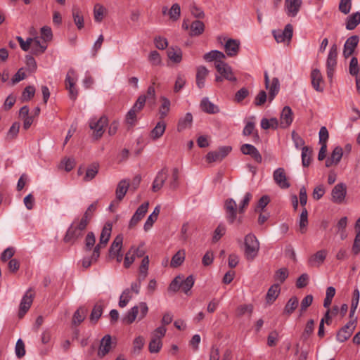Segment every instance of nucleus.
<instances>
[{"mask_svg": "<svg viewBox=\"0 0 360 360\" xmlns=\"http://www.w3.org/2000/svg\"><path fill=\"white\" fill-rule=\"evenodd\" d=\"M89 224L85 219L75 220L68 229L63 240L66 243H75L84 235V231Z\"/></svg>", "mask_w": 360, "mask_h": 360, "instance_id": "f257e3e1", "label": "nucleus"}, {"mask_svg": "<svg viewBox=\"0 0 360 360\" xmlns=\"http://www.w3.org/2000/svg\"><path fill=\"white\" fill-rule=\"evenodd\" d=\"M259 243L256 236L249 233L245 237V255L248 260H253L257 255Z\"/></svg>", "mask_w": 360, "mask_h": 360, "instance_id": "f03ea898", "label": "nucleus"}, {"mask_svg": "<svg viewBox=\"0 0 360 360\" xmlns=\"http://www.w3.org/2000/svg\"><path fill=\"white\" fill-rule=\"evenodd\" d=\"M108 123V119L105 115L101 116L99 119L94 117L90 120L89 127L94 131L93 136L96 139H99L102 137Z\"/></svg>", "mask_w": 360, "mask_h": 360, "instance_id": "7ed1b4c3", "label": "nucleus"}, {"mask_svg": "<svg viewBox=\"0 0 360 360\" xmlns=\"http://www.w3.org/2000/svg\"><path fill=\"white\" fill-rule=\"evenodd\" d=\"M338 47L333 44L329 51L326 60L327 77L331 82L337 66Z\"/></svg>", "mask_w": 360, "mask_h": 360, "instance_id": "20e7f679", "label": "nucleus"}, {"mask_svg": "<svg viewBox=\"0 0 360 360\" xmlns=\"http://www.w3.org/2000/svg\"><path fill=\"white\" fill-rule=\"evenodd\" d=\"M231 150L232 148L229 146L219 147L214 151L209 152L206 155V160L209 163L220 162L226 157Z\"/></svg>", "mask_w": 360, "mask_h": 360, "instance_id": "39448f33", "label": "nucleus"}, {"mask_svg": "<svg viewBox=\"0 0 360 360\" xmlns=\"http://www.w3.org/2000/svg\"><path fill=\"white\" fill-rule=\"evenodd\" d=\"M224 209L226 219L229 224H233L237 219V204L233 198L224 201Z\"/></svg>", "mask_w": 360, "mask_h": 360, "instance_id": "423d86ee", "label": "nucleus"}, {"mask_svg": "<svg viewBox=\"0 0 360 360\" xmlns=\"http://www.w3.org/2000/svg\"><path fill=\"white\" fill-rule=\"evenodd\" d=\"M356 318L349 321L337 333V340L340 342H344L347 340L356 328Z\"/></svg>", "mask_w": 360, "mask_h": 360, "instance_id": "0eeeda50", "label": "nucleus"}, {"mask_svg": "<svg viewBox=\"0 0 360 360\" xmlns=\"http://www.w3.org/2000/svg\"><path fill=\"white\" fill-rule=\"evenodd\" d=\"M347 187L343 183L336 184L331 191V200L336 204H342L346 197Z\"/></svg>", "mask_w": 360, "mask_h": 360, "instance_id": "6e6552de", "label": "nucleus"}, {"mask_svg": "<svg viewBox=\"0 0 360 360\" xmlns=\"http://www.w3.org/2000/svg\"><path fill=\"white\" fill-rule=\"evenodd\" d=\"M217 71L226 80L230 82H236L237 78L234 75L231 68L224 61L214 63Z\"/></svg>", "mask_w": 360, "mask_h": 360, "instance_id": "1a4fd4ad", "label": "nucleus"}, {"mask_svg": "<svg viewBox=\"0 0 360 360\" xmlns=\"http://www.w3.org/2000/svg\"><path fill=\"white\" fill-rule=\"evenodd\" d=\"M33 302V295L31 290H28L22 297L19 306L18 317L22 319L30 309Z\"/></svg>", "mask_w": 360, "mask_h": 360, "instance_id": "9d476101", "label": "nucleus"}, {"mask_svg": "<svg viewBox=\"0 0 360 360\" xmlns=\"http://www.w3.org/2000/svg\"><path fill=\"white\" fill-rule=\"evenodd\" d=\"M273 178L275 183L282 189H287L290 184L287 179L285 169L282 167L277 168L273 173Z\"/></svg>", "mask_w": 360, "mask_h": 360, "instance_id": "9b49d317", "label": "nucleus"}, {"mask_svg": "<svg viewBox=\"0 0 360 360\" xmlns=\"http://www.w3.org/2000/svg\"><path fill=\"white\" fill-rule=\"evenodd\" d=\"M240 151L244 155H250L257 163H262V155L253 145L244 143L240 146Z\"/></svg>", "mask_w": 360, "mask_h": 360, "instance_id": "f8f14e48", "label": "nucleus"}, {"mask_svg": "<svg viewBox=\"0 0 360 360\" xmlns=\"http://www.w3.org/2000/svg\"><path fill=\"white\" fill-rule=\"evenodd\" d=\"M293 32L292 26L290 24L285 25L283 31H274L273 34L278 43L283 42L285 40L290 41L292 39Z\"/></svg>", "mask_w": 360, "mask_h": 360, "instance_id": "ddd939ff", "label": "nucleus"}, {"mask_svg": "<svg viewBox=\"0 0 360 360\" xmlns=\"http://www.w3.org/2000/svg\"><path fill=\"white\" fill-rule=\"evenodd\" d=\"M149 203L148 202H146L141 204L136 210L134 215L132 216L131 220L129 221V227L130 229L135 226L139 221L142 219V218L145 216L146 213L148 211Z\"/></svg>", "mask_w": 360, "mask_h": 360, "instance_id": "4468645a", "label": "nucleus"}, {"mask_svg": "<svg viewBox=\"0 0 360 360\" xmlns=\"http://www.w3.org/2000/svg\"><path fill=\"white\" fill-rule=\"evenodd\" d=\"M349 74L356 77V91L360 94V65L358 63V60L356 57H352L349 66Z\"/></svg>", "mask_w": 360, "mask_h": 360, "instance_id": "2eb2a0df", "label": "nucleus"}, {"mask_svg": "<svg viewBox=\"0 0 360 360\" xmlns=\"http://www.w3.org/2000/svg\"><path fill=\"white\" fill-rule=\"evenodd\" d=\"M74 75L75 71L73 70H70L67 73L65 78L66 88L68 89L70 98L73 101L77 98L78 94V91L75 87V82L73 78Z\"/></svg>", "mask_w": 360, "mask_h": 360, "instance_id": "dca6fc26", "label": "nucleus"}, {"mask_svg": "<svg viewBox=\"0 0 360 360\" xmlns=\"http://www.w3.org/2000/svg\"><path fill=\"white\" fill-rule=\"evenodd\" d=\"M168 176V171L166 167L162 168L159 171L153 182L152 190L153 192H157L160 190Z\"/></svg>", "mask_w": 360, "mask_h": 360, "instance_id": "f3484780", "label": "nucleus"}, {"mask_svg": "<svg viewBox=\"0 0 360 360\" xmlns=\"http://www.w3.org/2000/svg\"><path fill=\"white\" fill-rule=\"evenodd\" d=\"M359 41V38L357 35L351 36L346 40L343 49V56L345 58L349 57L354 53Z\"/></svg>", "mask_w": 360, "mask_h": 360, "instance_id": "a211bd4d", "label": "nucleus"}, {"mask_svg": "<svg viewBox=\"0 0 360 360\" xmlns=\"http://www.w3.org/2000/svg\"><path fill=\"white\" fill-rule=\"evenodd\" d=\"M293 112L289 106H285L280 117V125L282 128H288L292 122Z\"/></svg>", "mask_w": 360, "mask_h": 360, "instance_id": "6ab92c4d", "label": "nucleus"}, {"mask_svg": "<svg viewBox=\"0 0 360 360\" xmlns=\"http://www.w3.org/2000/svg\"><path fill=\"white\" fill-rule=\"evenodd\" d=\"M327 252L325 250H321L312 255L308 259V265L309 266H321L326 259Z\"/></svg>", "mask_w": 360, "mask_h": 360, "instance_id": "aec40b11", "label": "nucleus"}, {"mask_svg": "<svg viewBox=\"0 0 360 360\" xmlns=\"http://www.w3.org/2000/svg\"><path fill=\"white\" fill-rule=\"evenodd\" d=\"M301 5V0H285V6L287 15L295 17L299 12Z\"/></svg>", "mask_w": 360, "mask_h": 360, "instance_id": "412c9836", "label": "nucleus"}, {"mask_svg": "<svg viewBox=\"0 0 360 360\" xmlns=\"http://www.w3.org/2000/svg\"><path fill=\"white\" fill-rule=\"evenodd\" d=\"M112 338L110 335H105L101 340L98 355L101 357L105 356L111 349Z\"/></svg>", "mask_w": 360, "mask_h": 360, "instance_id": "4be33fe9", "label": "nucleus"}, {"mask_svg": "<svg viewBox=\"0 0 360 360\" xmlns=\"http://www.w3.org/2000/svg\"><path fill=\"white\" fill-rule=\"evenodd\" d=\"M343 155L342 148L340 146H337L333 150L330 157L326 161V166L327 167H331L333 165H338Z\"/></svg>", "mask_w": 360, "mask_h": 360, "instance_id": "5701e85b", "label": "nucleus"}, {"mask_svg": "<svg viewBox=\"0 0 360 360\" xmlns=\"http://www.w3.org/2000/svg\"><path fill=\"white\" fill-rule=\"evenodd\" d=\"M311 79L313 88L318 92H323V87L321 86L323 77L320 70L318 69L313 70L311 72Z\"/></svg>", "mask_w": 360, "mask_h": 360, "instance_id": "b1692460", "label": "nucleus"}, {"mask_svg": "<svg viewBox=\"0 0 360 360\" xmlns=\"http://www.w3.org/2000/svg\"><path fill=\"white\" fill-rule=\"evenodd\" d=\"M240 42L238 40L229 39L224 45L225 52L229 56H235L239 51Z\"/></svg>", "mask_w": 360, "mask_h": 360, "instance_id": "393cba45", "label": "nucleus"}, {"mask_svg": "<svg viewBox=\"0 0 360 360\" xmlns=\"http://www.w3.org/2000/svg\"><path fill=\"white\" fill-rule=\"evenodd\" d=\"M209 70L203 65L198 66L196 70V85L199 89L205 87V82Z\"/></svg>", "mask_w": 360, "mask_h": 360, "instance_id": "a878e982", "label": "nucleus"}, {"mask_svg": "<svg viewBox=\"0 0 360 360\" xmlns=\"http://www.w3.org/2000/svg\"><path fill=\"white\" fill-rule=\"evenodd\" d=\"M122 236L118 235L116 236L109 249V257L110 258H115V255L120 252H121V249L122 247Z\"/></svg>", "mask_w": 360, "mask_h": 360, "instance_id": "bb28decb", "label": "nucleus"}, {"mask_svg": "<svg viewBox=\"0 0 360 360\" xmlns=\"http://www.w3.org/2000/svg\"><path fill=\"white\" fill-rule=\"evenodd\" d=\"M200 108L202 111L208 114H216L219 112V108L212 103L208 98H203L200 102Z\"/></svg>", "mask_w": 360, "mask_h": 360, "instance_id": "cd10ccee", "label": "nucleus"}, {"mask_svg": "<svg viewBox=\"0 0 360 360\" xmlns=\"http://www.w3.org/2000/svg\"><path fill=\"white\" fill-rule=\"evenodd\" d=\"M360 23V12L357 11L349 15L346 19V29L354 30Z\"/></svg>", "mask_w": 360, "mask_h": 360, "instance_id": "c85d7f7f", "label": "nucleus"}, {"mask_svg": "<svg viewBox=\"0 0 360 360\" xmlns=\"http://www.w3.org/2000/svg\"><path fill=\"white\" fill-rule=\"evenodd\" d=\"M281 292L280 284L275 283L272 285L268 290L266 300V302L272 304L278 297Z\"/></svg>", "mask_w": 360, "mask_h": 360, "instance_id": "c756f323", "label": "nucleus"}, {"mask_svg": "<svg viewBox=\"0 0 360 360\" xmlns=\"http://www.w3.org/2000/svg\"><path fill=\"white\" fill-rule=\"evenodd\" d=\"M129 186V183L125 179L120 181L116 188V198L118 201H121L125 196Z\"/></svg>", "mask_w": 360, "mask_h": 360, "instance_id": "7c9ffc66", "label": "nucleus"}, {"mask_svg": "<svg viewBox=\"0 0 360 360\" xmlns=\"http://www.w3.org/2000/svg\"><path fill=\"white\" fill-rule=\"evenodd\" d=\"M47 49V45L45 41L41 42L38 37L34 38L33 44L32 45V53L35 56H39L44 53Z\"/></svg>", "mask_w": 360, "mask_h": 360, "instance_id": "2f4dec72", "label": "nucleus"}, {"mask_svg": "<svg viewBox=\"0 0 360 360\" xmlns=\"http://www.w3.org/2000/svg\"><path fill=\"white\" fill-rule=\"evenodd\" d=\"M167 56L174 63H179L182 60V51L179 47H169Z\"/></svg>", "mask_w": 360, "mask_h": 360, "instance_id": "473e14b6", "label": "nucleus"}, {"mask_svg": "<svg viewBox=\"0 0 360 360\" xmlns=\"http://www.w3.org/2000/svg\"><path fill=\"white\" fill-rule=\"evenodd\" d=\"M226 58L224 53L217 51L212 50L203 56V59L208 62L215 61L217 63L218 61H223L222 60Z\"/></svg>", "mask_w": 360, "mask_h": 360, "instance_id": "72a5a7b5", "label": "nucleus"}, {"mask_svg": "<svg viewBox=\"0 0 360 360\" xmlns=\"http://www.w3.org/2000/svg\"><path fill=\"white\" fill-rule=\"evenodd\" d=\"M193 122V115L191 112H187L184 117L179 119L177 130L179 131H182L186 129L191 127Z\"/></svg>", "mask_w": 360, "mask_h": 360, "instance_id": "f704fd0d", "label": "nucleus"}, {"mask_svg": "<svg viewBox=\"0 0 360 360\" xmlns=\"http://www.w3.org/2000/svg\"><path fill=\"white\" fill-rule=\"evenodd\" d=\"M166 129V124L163 121H160L157 123L156 126L150 131V137L153 140H157L160 138L165 133Z\"/></svg>", "mask_w": 360, "mask_h": 360, "instance_id": "c9c22d12", "label": "nucleus"}, {"mask_svg": "<svg viewBox=\"0 0 360 360\" xmlns=\"http://www.w3.org/2000/svg\"><path fill=\"white\" fill-rule=\"evenodd\" d=\"M160 101L162 103L159 108L160 119L163 120L170 110L171 103L170 101L165 96H161Z\"/></svg>", "mask_w": 360, "mask_h": 360, "instance_id": "e433bc0d", "label": "nucleus"}, {"mask_svg": "<svg viewBox=\"0 0 360 360\" xmlns=\"http://www.w3.org/2000/svg\"><path fill=\"white\" fill-rule=\"evenodd\" d=\"M186 251L185 250H179L172 258L170 266L173 268H176L181 266L185 260Z\"/></svg>", "mask_w": 360, "mask_h": 360, "instance_id": "4c0bfd02", "label": "nucleus"}, {"mask_svg": "<svg viewBox=\"0 0 360 360\" xmlns=\"http://www.w3.org/2000/svg\"><path fill=\"white\" fill-rule=\"evenodd\" d=\"M244 136L253 135L254 139L259 141V136L257 129H255V124L254 122H248L243 130Z\"/></svg>", "mask_w": 360, "mask_h": 360, "instance_id": "58836bf2", "label": "nucleus"}, {"mask_svg": "<svg viewBox=\"0 0 360 360\" xmlns=\"http://www.w3.org/2000/svg\"><path fill=\"white\" fill-rule=\"evenodd\" d=\"M298 303L299 302L297 297L293 296L290 297L284 307L283 314L288 316L292 314L297 308Z\"/></svg>", "mask_w": 360, "mask_h": 360, "instance_id": "ea45409f", "label": "nucleus"}, {"mask_svg": "<svg viewBox=\"0 0 360 360\" xmlns=\"http://www.w3.org/2000/svg\"><path fill=\"white\" fill-rule=\"evenodd\" d=\"M111 231H112L111 224H109V223L106 224L102 229V231H101V233L100 236L99 243H101L103 246L106 245V244L108 243V242L110 239Z\"/></svg>", "mask_w": 360, "mask_h": 360, "instance_id": "a19ab883", "label": "nucleus"}, {"mask_svg": "<svg viewBox=\"0 0 360 360\" xmlns=\"http://www.w3.org/2000/svg\"><path fill=\"white\" fill-rule=\"evenodd\" d=\"M302 164L303 167H308L311 161L312 149L309 146L302 148Z\"/></svg>", "mask_w": 360, "mask_h": 360, "instance_id": "79ce46f5", "label": "nucleus"}, {"mask_svg": "<svg viewBox=\"0 0 360 360\" xmlns=\"http://www.w3.org/2000/svg\"><path fill=\"white\" fill-rule=\"evenodd\" d=\"M20 123L18 122H15L13 123L9 130L8 131L6 136V141H12L15 139L18 136L20 130Z\"/></svg>", "mask_w": 360, "mask_h": 360, "instance_id": "37998d69", "label": "nucleus"}, {"mask_svg": "<svg viewBox=\"0 0 360 360\" xmlns=\"http://www.w3.org/2000/svg\"><path fill=\"white\" fill-rule=\"evenodd\" d=\"M74 22L79 30L84 27V18L79 8L74 6L72 10Z\"/></svg>", "mask_w": 360, "mask_h": 360, "instance_id": "c03bdc74", "label": "nucleus"}, {"mask_svg": "<svg viewBox=\"0 0 360 360\" xmlns=\"http://www.w3.org/2000/svg\"><path fill=\"white\" fill-rule=\"evenodd\" d=\"M139 314V307L134 306L131 308L123 318V321L127 324L132 323L136 319Z\"/></svg>", "mask_w": 360, "mask_h": 360, "instance_id": "a18cd8bd", "label": "nucleus"}, {"mask_svg": "<svg viewBox=\"0 0 360 360\" xmlns=\"http://www.w3.org/2000/svg\"><path fill=\"white\" fill-rule=\"evenodd\" d=\"M87 310L84 307H79L75 313L72 317V323L79 325L85 319Z\"/></svg>", "mask_w": 360, "mask_h": 360, "instance_id": "49530a36", "label": "nucleus"}, {"mask_svg": "<svg viewBox=\"0 0 360 360\" xmlns=\"http://www.w3.org/2000/svg\"><path fill=\"white\" fill-rule=\"evenodd\" d=\"M205 30V25L200 20H194L191 25V34L192 36H198L201 34Z\"/></svg>", "mask_w": 360, "mask_h": 360, "instance_id": "de8ad7c7", "label": "nucleus"}, {"mask_svg": "<svg viewBox=\"0 0 360 360\" xmlns=\"http://www.w3.org/2000/svg\"><path fill=\"white\" fill-rule=\"evenodd\" d=\"M179 169L175 167L172 169V177L168 182V186L169 189L174 191L176 190L179 185Z\"/></svg>", "mask_w": 360, "mask_h": 360, "instance_id": "09e8293b", "label": "nucleus"}, {"mask_svg": "<svg viewBox=\"0 0 360 360\" xmlns=\"http://www.w3.org/2000/svg\"><path fill=\"white\" fill-rule=\"evenodd\" d=\"M278 121L275 117L271 118L269 120L266 119V118H263L261 120V127L263 129L266 130L270 128L276 129L278 128Z\"/></svg>", "mask_w": 360, "mask_h": 360, "instance_id": "8fccbe9b", "label": "nucleus"}, {"mask_svg": "<svg viewBox=\"0 0 360 360\" xmlns=\"http://www.w3.org/2000/svg\"><path fill=\"white\" fill-rule=\"evenodd\" d=\"M268 89H269V100L272 101L276 96V95L278 93L280 89L278 79L276 77L273 78L271 84L270 86L269 85Z\"/></svg>", "mask_w": 360, "mask_h": 360, "instance_id": "3c124183", "label": "nucleus"}, {"mask_svg": "<svg viewBox=\"0 0 360 360\" xmlns=\"http://www.w3.org/2000/svg\"><path fill=\"white\" fill-rule=\"evenodd\" d=\"M194 278L192 275L188 276L186 279L183 280V277H181V285L182 290L188 295V292L191 290L192 287L194 285Z\"/></svg>", "mask_w": 360, "mask_h": 360, "instance_id": "603ef678", "label": "nucleus"}, {"mask_svg": "<svg viewBox=\"0 0 360 360\" xmlns=\"http://www.w3.org/2000/svg\"><path fill=\"white\" fill-rule=\"evenodd\" d=\"M360 297V292L358 288H355L353 292V297L352 300L351 308L349 316L352 317L355 313L356 309H357L359 302Z\"/></svg>", "mask_w": 360, "mask_h": 360, "instance_id": "864d4df0", "label": "nucleus"}, {"mask_svg": "<svg viewBox=\"0 0 360 360\" xmlns=\"http://www.w3.org/2000/svg\"><path fill=\"white\" fill-rule=\"evenodd\" d=\"M308 225V212L306 208H304L302 210V212L300 217V222H299V226H300V231L302 233H305L306 228Z\"/></svg>", "mask_w": 360, "mask_h": 360, "instance_id": "5fc2aeb1", "label": "nucleus"}, {"mask_svg": "<svg viewBox=\"0 0 360 360\" xmlns=\"http://www.w3.org/2000/svg\"><path fill=\"white\" fill-rule=\"evenodd\" d=\"M270 202V198L269 195H264L260 198L255 208V212H262L264 208Z\"/></svg>", "mask_w": 360, "mask_h": 360, "instance_id": "6e6d98bb", "label": "nucleus"}, {"mask_svg": "<svg viewBox=\"0 0 360 360\" xmlns=\"http://www.w3.org/2000/svg\"><path fill=\"white\" fill-rule=\"evenodd\" d=\"M103 314V307L101 304H96L91 313L90 320L96 323Z\"/></svg>", "mask_w": 360, "mask_h": 360, "instance_id": "4d7b16f0", "label": "nucleus"}, {"mask_svg": "<svg viewBox=\"0 0 360 360\" xmlns=\"http://www.w3.org/2000/svg\"><path fill=\"white\" fill-rule=\"evenodd\" d=\"M162 340L152 337L148 349L150 353H158L162 348Z\"/></svg>", "mask_w": 360, "mask_h": 360, "instance_id": "13d9d810", "label": "nucleus"}, {"mask_svg": "<svg viewBox=\"0 0 360 360\" xmlns=\"http://www.w3.org/2000/svg\"><path fill=\"white\" fill-rule=\"evenodd\" d=\"M226 231V226L223 224H220L216 228L214 231L212 241L213 243H216L221 239V238L225 234Z\"/></svg>", "mask_w": 360, "mask_h": 360, "instance_id": "bf43d9fd", "label": "nucleus"}, {"mask_svg": "<svg viewBox=\"0 0 360 360\" xmlns=\"http://www.w3.org/2000/svg\"><path fill=\"white\" fill-rule=\"evenodd\" d=\"M97 205H98L97 201L91 204L88 207L87 210L84 212V214L81 219H85L86 222L89 224L92 216H93L94 212L96 211V210L97 208Z\"/></svg>", "mask_w": 360, "mask_h": 360, "instance_id": "052dcab7", "label": "nucleus"}, {"mask_svg": "<svg viewBox=\"0 0 360 360\" xmlns=\"http://www.w3.org/2000/svg\"><path fill=\"white\" fill-rule=\"evenodd\" d=\"M168 14L169 15V18L174 20H177L181 15V8L180 6L178 4H174L170 10L168 11Z\"/></svg>", "mask_w": 360, "mask_h": 360, "instance_id": "680f3d73", "label": "nucleus"}, {"mask_svg": "<svg viewBox=\"0 0 360 360\" xmlns=\"http://www.w3.org/2000/svg\"><path fill=\"white\" fill-rule=\"evenodd\" d=\"M96 243L95 235L93 232H89L85 238V251H90Z\"/></svg>", "mask_w": 360, "mask_h": 360, "instance_id": "e2e57ef3", "label": "nucleus"}, {"mask_svg": "<svg viewBox=\"0 0 360 360\" xmlns=\"http://www.w3.org/2000/svg\"><path fill=\"white\" fill-rule=\"evenodd\" d=\"M98 171V165L94 164L91 165L86 172L85 176L84 178V180L86 181H90L93 179L95 176L97 174Z\"/></svg>", "mask_w": 360, "mask_h": 360, "instance_id": "0e129e2a", "label": "nucleus"}, {"mask_svg": "<svg viewBox=\"0 0 360 360\" xmlns=\"http://www.w3.org/2000/svg\"><path fill=\"white\" fill-rule=\"evenodd\" d=\"M279 338V333L276 330L269 333L267 337V345L269 347H275L277 345Z\"/></svg>", "mask_w": 360, "mask_h": 360, "instance_id": "69168bd1", "label": "nucleus"}, {"mask_svg": "<svg viewBox=\"0 0 360 360\" xmlns=\"http://www.w3.org/2000/svg\"><path fill=\"white\" fill-rule=\"evenodd\" d=\"M288 277V271L286 268H281L277 270L274 275L276 281H278L280 283H283Z\"/></svg>", "mask_w": 360, "mask_h": 360, "instance_id": "338daca9", "label": "nucleus"}, {"mask_svg": "<svg viewBox=\"0 0 360 360\" xmlns=\"http://www.w3.org/2000/svg\"><path fill=\"white\" fill-rule=\"evenodd\" d=\"M148 60L154 66L160 65L162 63L160 55L157 51H152L149 53Z\"/></svg>", "mask_w": 360, "mask_h": 360, "instance_id": "774afa93", "label": "nucleus"}]
</instances>
